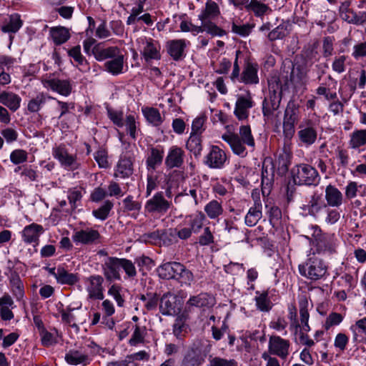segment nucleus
Instances as JSON below:
<instances>
[{"instance_id": "obj_57", "label": "nucleus", "mask_w": 366, "mask_h": 366, "mask_svg": "<svg viewBox=\"0 0 366 366\" xmlns=\"http://www.w3.org/2000/svg\"><path fill=\"white\" fill-rule=\"evenodd\" d=\"M121 269H124L126 274L129 278H134L137 275L134 263L129 259L121 258Z\"/></svg>"}, {"instance_id": "obj_26", "label": "nucleus", "mask_w": 366, "mask_h": 366, "mask_svg": "<svg viewBox=\"0 0 366 366\" xmlns=\"http://www.w3.org/2000/svg\"><path fill=\"white\" fill-rule=\"evenodd\" d=\"M134 172L133 162L131 158L121 157L115 168L114 177L122 179L129 177Z\"/></svg>"}, {"instance_id": "obj_54", "label": "nucleus", "mask_w": 366, "mask_h": 366, "mask_svg": "<svg viewBox=\"0 0 366 366\" xmlns=\"http://www.w3.org/2000/svg\"><path fill=\"white\" fill-rule=\"evenodd\" d=\"M253 27V24H237L233 23L232 25V31L241 36H247L252 32Z\"/></svg>"}, {"instance_id": "obj_34", "label": "nucleus", "mask_w": 366, "mask_h": 366, "mask_svg": "<svg viewBox=\"0 0 366 366\" xmlns=\"http://www.w3.org/2000/svg\"><path fill=\"white\" fill-rule=\"evenodd\" d=\"M164 157V150L161 147H152L150 154L147 159L146 163L147 169L154 170L157 167L162 164Z\"/></svg>"}, {"instance_id": "obj_41", "label": "nucleus", "mask_w": 366, "mask_h": 366, "mask_svg": "<svg viewBox=\"0 0 366 366\" xmlns=\"http://www.w3.org/2000/svg\"><path fill=\"white\" fill-rule=\"evenodd\" d=\"M307 69L303 66H293L290 74V81L295 85H302L307 81Z\"/></svg>"}, {"instance_id": "obj_19", "label": "nucleus", "mask_w": 366, "mask_h": 366, "mask_svg": "<svg viewBox=\"0 0 366 366\" xmlns=\"http://www.w3.org/2000/svg\"><path fill=\"white\" fill-rule=\"evenodd\" d=\"M184 152L177 147L172 146L165 158V165L169 168H180L184 163Z\"/></svg>"}, {"instance_id": "obj_45", "label": "nucleus", "mask_w": 366, "mask_h": 366, "mask_svg": "<svg viewBox=\"0 0 366 366\" xmlns=\"http://www.w3.org/2000/svg\"><path fill=\"white\" fill-rule=\"evenodd\" d=\"M219 10L217 3L212 0L207 1L205 9L198 16L199 19H212L218 16Z\"/></svg>"}, {"instance_id": "obj_42", "label": "nucleus", "mask_w": 366, "mask_h": 366, "mask_svg": "<svg viewBox=\"0 0 366 366\" xmlns=\"http://www.w3.org/2000/svg\"><path fill=\"white\" fill-rule=\"evenodd\" d=\"M56 281L60 284L74 285L79 281L76 274L68 272L64 267L57 268Z\"/></svg>"}, {"instance_id": "obj_23", "label": "nucleus", "mask_w": 366, "mask_h": 366, "mask_svg": "<svg viewBox=\"0 0 366 366\" xmlns=\"http://www.w3.org/2000/svg\"><path fill=\"white\" fill-rule=\"evenodd\" d=\"M44 232V227L38 224L32 223L28 226H26L21 232V237L26 243H37L39 239V237Z\"/></svg>"}, {"instance_id": "obj_11", "label": "nucleus", "mask_w": 366, "mask_h": 366, "mask_svg": "<svg viewBox=\"0 0 366 366\" xmlns=\"http://www.w3.org/2000/svg\"><path fill=\"white\" fill-rule=\"evenodd\" d=\"M52 155L62 167L67 169L75 170L79 168V164L76 161V156L69 154L64 145L61 144L53 148Z\"/></svg>"}, {"instance_id": "obj_21", "label": "nucleus", "mask_w": 366, "mask_h": 366, "mask_svg": "<svg viewBox=\"0 0 366 366\" xmlns=\"http://www.w3.org/2000/svg\"><path fill=\"white\" fill-rule=\"evenodd\" d=\"M315 246L319 252L331 254L336 252L337 239L334 234L325 233Z\"/></svg>"}, {"instance_id": "obj_10", "label": "nucleus", "mask_w": 366, "mask_h": 366, "mask_svg": "<svg viewBox=\"0 0 366 366\" xmlns=\"http://www.w3.org/2000/svg\"><path fill=\"white\" fill-rule=\"evenodd\" d=\"M254 105L251 93L247 91L244 95H238L234 114L239 121L245 120L249 114V109Z\"/></svg>"}, {"instance_id": "obj_49", "label": "nucleus", "mask_w": 366, "mask_h": 366, "mask_svg": "<svg viewBox=\"0 0 366 366\" xmlns=\"http://www.w3.org/2000/svg\"><path fill=\"white\" fill-rule=\"evenodd\" d=\"M202 25V32L206 31L207 34H209L212 36H222L224 35V31L219 27H218L214 23L211 21V19H199Z\"/></svg>"}, {"instance_id": "obj_16", "label": "nucleus", "mask_w": 366, "mask_h": 366, "mask_svg": "<svg viewBox=\"0 0 366 366\" xmlns=\"http://www.w3.org/2000/svg\"><path fill=\"white\" fill-rule=\"evenodd\" d=\"M300 129L298 137L300 141L307 145L314 144L317 135L315 124L311 120H307L300 124Z\"/></svg>"}, {"instance_id": "obj_60", "label": "nucleus", "mask_w": 366, "mask_h": 366, "mask_svg": "<svg viewBox=\"0 0 366 366\" xmlns=\"http://www.w3.org/2000/svg\"><path fill=\"white\" fill-rule=\"evenodd\" d=\"M94 158L101 168H107L109 162L107 160V152L104 149H99L94 154Z\"/></svg>"}, {"instance_id": "obj_40", "label": "nucleus", "mask_w": 366, "mask_h": 366, "mask_svg": "<svg viewBox=\"0 0 366 366\" xmlns=\"http://www.w3.org/2000/svg\"><path fill=\"white\" fill-rule=\"evenodd\" d=\"M187 149L195 157L201 154L202 151V137L199 134H190L186 143Z\"/></svg>"}, {"instance_id": "obj_38", "label": "nucleus", "mask_w": 366, "mask_h": 366, "mask_svg": "<svg viewBox=\"0 0 366 366\" xmlns=\"http://www.w3.org/2000/svg\"><path fill=\"white\" fill-rule=\"evenodd\" d=\"M22 26V21L20 16L17 14H12L9 16L8 21H5L1 27V30L4 33H16Z\"/></svg>"}, {"instance_id": "obj_27", "label": "nucleus", "mask_w": 366, "mask_h": 366, "mask_svg": "<svg viewBox=\"0 0 366 366\" xmlns=\"http://www.w3.org/2000/svg\"><path fill=\"white\" fill-rule=\"evenodd\" d=\"M15 307L11 297L5 294L0 297V317L4 321H10L14 317L11 310Z\"/></svg>"}, {"instance_id": "obj_53", "label": "nucleus", "mask_w": 366, "mask_h": 366, "mask_svg": "<svg viewBox=\"0 0 366 366\" xmlns=\"http://www.w3.org/2000/svg\"><path fill=\"white\" fill-rule=\"evenodd\" d=\"M287 35V26L282 24L272 29L267 34V38L269 41H273L277 39H281Z\"/></svg>"}, {"instance_id": "obj_31", "label": "nucleus", "mask_w": 366, "mask_h": 366, "mask_svg": "<svg viewBox=\"0 0 366 366\" xmlns=\"http://www.w3.org/2000/svg\"><path fill=\"white\" fill-rule=\"evenodd\" d=\"M49 99H56V98L44 92H39L29 101L27 109L32 113L38 112Z\"/></svg>"}, {"instance_id": "obj_24", "label": "nucleus", "mask_w": 366, "mask_h": 366, "mask_svg": "<svg viewBox=\"0 0 366 366\" xmlns=\"http://www.w3.org/2000/svg\"><path fill=\"white\" fill-rule=\"evenodd\" d=\"M186 46L184 39L169 40L166 45L168 54L174 61H179L184 57Z\"/></svg>"}, {"instance_id": "obj_61", "label": "nucleus", "mask_w": 366, "mask_h": 366, "mask_svg": "<svg viewBox=\"0 0 366 366\" xmlns=\"http://www.w3.org/2000/svg\"><path fill=\"white\" fill-rule=\"evenodd\" d=\"M209 366H237V362L233 359H224L220 357H210Z\"/></svg>"}, {"instance_id": "obj_14", "label": "nucleus", "mask_w": 366, "mask_h": 366, "mask_svg": "<svg viewBox=\"0 0 366 366\" xmlns=\"http://www.w3.org/2000/svg\"><path fill=\"white\" fill-rule=\"evenodd\" d=\"M100 238L99 232L92 228L76 230L72 236L74 242L82 244H97L99 242Z\"/></svg>"}, {"instance_id": "obj_43", "label": "nucleus", "mask_w": 366, "mask_h": 366, "mask_svg": "<svg viewBox=\"0 0 366 366\" xmlns=\"http://www.w3.org/2000/svg\"><path fill=\"white\" fill-rule=\"evenodd\" d=\"M255 302L258 310L262 312H269L272 307V303L268 297V292H256Z\"/></svg>"}, {"instance_id": "obj_17", "label": "nucleus", "mask_w": 366, "mask_h": 366, "mask_svg": "<svg viewBox=\"0 0 366 366\" xmlns=\"http://www.w3.org/2000/svg\"><path fill=\"white\" fill-rule=\"evenodd\" d=\"M65 361L71 365H86L89 363V357L86 351L79 347L78 349H71L65 355Z\"/></svg>"}, {"instance_id": "obj_18", "label": "nucleus", "mask_w": 366, "mask_h": 366, "mask_svg": "<svg viewBox=\"0 0 366 366\" xmlns=\"http://www.w3.org/2000/svg\"><path fill=\"white\" fill-rule=\"evenodd\" d=\"M325 208H327V204L322 201V195L316 192L311 195L307 203L302 207L303 211L313 217L317 216Z\"/></svg>"}, {"instance_id": "obj_59", "label": "nucleus", "mask_w": 366, "mask_h": 366, "mask_svg": "<svg viewBox=\"0 0 366 366\" xmlns=\"http://www.w3.org/2000/svg\"><path fill=\"white\" fill-rule=\"evenodd\" d=\"M192 229L190 228H182L179 230H177V229H169V237L173 240L176 238V237H178L181 239H187L189 237H191L192 234Z\"/></svg>"}, {"instance_id": "obj_46", "label": "nucleus", "mask_w": 366, "mask_h": 366, "mask_svg": "<svg viewBox=\"0 0 366 366\" xmlns=\"http://www.w3.org/2000/svg\"><path fill=\"white\" fill-rule=\"evenodd\" d=\"M295 117H294L293 111L286 109L283 121V131L287 137L292 136L295 133Z\"/></svg>"}, {"instance_id": "obj_7", "label": "nucleus", "mask_w": 366, "mask_h": 366, "mask_svg": "<svg viewBox=\"0 0 366 366\" xmlns=\"http://www.w3.org/2000/svg\"><path fill=\"white\" fill-rule=\"evenodd\" d=\"M102 269L107 282L121 280V258L107 257L102 264Z\"/></svg>"}, {"instance_id": "obj_5", "label": "nucleus", "mask_w": 366, "mask_h": 366, "mask_svg": "<svg viewBox=\"0 0 366 366\" xmlns=\"http://www.w3.org/2000/svg\"><path fill=\"white\" fill-rule=\"evenodd\" d=\"M137 44L138 49L145 61L161 59V46L157 41L152 38L142 37L137 39Z\"/></svg>"}, {"instance_id": "obj_28", "label": "nucleus", "mask_w": 366, "mask_h": 366, "mask_svg": "<svg viewBox=\"0 0 366 366\" xmlns=\"http://www.w3.org/2000/svg\"><path fill=\"white\" fill-rule=\"evenodd\" d=\"M262 204L259 198L254 202V205L251 207L244 217V222L248 227H253L257 224L262 216Z\"/></svg>"}, {"instance_id": "obj_50", "label": "nucleus", "mask_w": 366, "mask_h": 366, "mask_svg": "<svg viewBox=\"0 0 366 366\" xmlns=\"http://www.w3.org/2000/svg\"><path fill=\"white\" fill-rule=\"evenodd\" d=\"M113 206L114 204L111 201L107 200L99 209L93 210L92 214L97 219L105 220Z\"/></svg>"}, {"instance_id": "obj_12", "label": "nucleus", "mask_w": 366, "mask_h": 366, "mask_svg": "<svg viewBox=\"0 0 366 366\" xmlns=\"http://www.w3.org/2000/svg\"><path fill=\"white\" fill-rule=\"evenodd\" d=\"M227 162V157L224 150L218 146H212L209 152L205 157L204 163L212 169H222Z\"/></svg>"}, {"instance_id": "obj_33", "label": "nucleus", "mask_w": 366, "mask_h": 366, "mask_svg": "<svg viewBox=\"0 0 366 366\" xmlns=\"http://www.w3.org/2000/svg\"><path fill=\"white\" fill-rule=\"evenodd\" d=\"M21 100V98L17 94L12 92H0V103L13 112L16 111L19 108Z\"/></svg>"}, {"instance_id": "obj_51", "label": "nucleus", "mask_w": 366, "mask_h": 366, "mask_svg": "<svg viewBox=\"0 0 366 366\" xmlns=\"http://www.w3.org/2000/svg\"><path fill=\"white\" fill-rule=\"evenodd\" d=\"M145 335V327H141L139 325H135L134 332L129 341V345L132 346H136L139 343H142L144 340Z\"/></svg>"}, {"instance_id": "obj_13", "label": "nucleus", "mask_w": 366, "mask_h": 366, "mask_svg": "<svg viewBox=\"0 0 366 366\" xmlns=\"http://www.w3.org/2000/svg\"><path fill=\"white\" fill-rule=\"evenodd\" d=\"M179 310L176 295L167 292L162 296L159 300V311L163 315H174Z\"/></svg>"}, {"instance_id": "obj_15", "label": "nucleus", "mask_w": 366, "mask_h": 366, "mask_svg": "<svg viewBox=\"0 0 366 366\" xmlns=\"http://www.w3.org/2000/svg\"><path fill=\"white\" fill-rule=\"evenodd\" d=\"M86 290L89 292V296L92 299L103 300V286L104 278L99 274H94L86 280Z\"/></svg>"}, {"instance_id": "obj_63", "label": "nucleus", "mask_w": 366, "mask_h": 366, "mask_svg": "<svg viewBox=\"0 0 366 366\" xmlns=\"http://www.w3.org/2000/svg\"><path fill=\"white\" fill-rule=\"evenodd\" d=\"M342 316L337 312H332L327 317L324 325L325 329L328 330L330 327L338 325L342 321Z\"/></svg>"}, {"instance_id": "obj_62", "label": "nucleus", "mask_w": 366, "mask_h": 366, "mask_svg": "<svg viewBox=\"0 0 366 366\" xmlns=\"http://www.w3.org/2000/svg\"><path fill=\"white\" fill-rule=\"evenodd\" d=\"M350 330L353 332L354 341H358L357 332H362L366 334V317L357 320L354 325L350 327Z\"/></svg>"}, {"instance_id": "obj_3", "label": "nucleus", "mask_w": 366, "mask_h": 366, "mask_svg": "<svg viewBox=\"0 0 366 366\" xmlns=\"http://www.w3.org/2000/svg\"><path fill=\"white\" fill-rule=\"evenodd\" d=\"M327 267L324 261L315 254L299 265L300 274L313 281L322 278L327 273Z\"/></svg>"}, {"instance_id": "obj_35", "label": "nucleus", "mask_w": 366, "mask_h": 366, "mask_svg": "<svg viewBox=\"0 0 366 366\" xmlns=\"http://www.w3.org/2000/svg\"><path fill=\"white\" fill-rule=\"evenodd\" d=\"M9 281L11 291L17 300H21L24 296V285L16 272L12 271L10 273Z\"/></svg>"}, {"instance_id": "obj_55", "label": "nucleus", "mask_w": 366, "mask_h": 366, "mask_svg": "<svg viewBox=\"0 0 366 366\" xmlns=\"http://www.w3.org/2000/svg\"><path fill=\"white\" fill-rule=\"evenodd\" d=\"M124 125L126 127V129L129 136L133 139L137 138V122L135 117L133 115H128L126 117Z\"/></svg>"}, {"instance_id": "obj_30", "label": "nucleus", "mask_w": 366, "mask_h": 366, "mask_svg": "<svg viewBox=\"0 0 366 366\" xmlns=\"http://www.w3.org/2000/svg\"><path fill=\"white\" fill-rule=\"evenodd\" d=\"M214 298L207 293H201L191 297L187 302L189 307H209L214 305Z\"/></svg>"}, {"instance_id": "obj_25", "label": "nucleus", "mask_w": 366, "mask_h": 366, "mask_svg": "<svg viewBox=\"0 0 366 366\" xmlns=\"http://www.w3.org/2000/svg\"><path fill=\"white\" fill-rule=\"evenodd\" d=\"M325 203L327 206L332 207H340L344 201L342 193L334 185L330 184L325 188Z\"/></svg>"}, {"instance_id": "obj_6", "label": "nucleus", "mask_w": 366, "mask_h": 366, "mask_svg": "<svg viewBox=\"0 0 366 366\" xmlns=\"http://www.w3.org/2000/svg\"><path fill=\"white\" fill-rule=\"evenodd\" d=\"M41 84L44 88L56 92L61 96L68 97L72 92V85L69 79H60L46 76L41 78Z\"/></svg>"}, {"instance_id": "obj_52", "label": "nucleus", "mask_w": 366, "mask_h": 366, "mask_svg": "<svg viewBox=\"0 0 366 366\" xmlns=\"http://www.w3.org/2000/svg\"><path fill=\"white\" fill-rule=\"evenodd\" d=\"M69 56L76 62V66H86V60L81 53L80 46H76L68 51Z\"/></svg>"}, {"instance_id": "obj_36", "label": "nucleus", "mask_w": 366, "mask_h": 366, "mask_svg": "<svg viewBox=\"0 0 366 366\" xmlns=\"http://www.w3.org/2000/svg\"><path fill=\"white\" fill-rule=\"evenodd\" d=\"M123 66L124 56L121 54V51L110 60L106 61L104 64L106 71L112 74L113 75H117L122 73Z\"/></svg>"}, {"instance_id": "obj_48", "label": "nucleus", "mask_w": 366, "mask_h": 366, "mask_svg": "<svg viewBox=\"0 0 366 366\" xmlns=\"http://www.w3.org/2000/svg\"><path fill=\"white\" fill-rule=\"evenodd\" d=\"M245 8L248 11H253L256 16H262L267 11H271L267 5L261 3L258 0H251L249 4L245 5Z\"/></svg>"}, {"instance_id": "obj_39", "label": "nucleus", "mask_w": 366, "mask_h": 366, "mask_svg": "<svg viewBox=\"0 0 366 366\" xmlns=\"http://www.w3.org/2000/svg\"><path fill=\"white\" fill-rule=\"evenodd\" d=\"M366 144V129L354 131L350 134L349 146L353 149L360 148Z\"/></svg>"}, {"instance_id": "obj_32", "label": "nucleus", "mask_w": 366, "mask_h": 366, "mask_svg": "<svg viewBox=\"0 0 366 366\" xmlns=\"http://www.w3.org/2000/svg\"><path fill=\"white\" fill-rule=\"evenodd\" d=\"M239 81L247 84H256L259 82L257 67L252 63H247L242 71Z\"/></svg>"}, {"instance_id": "obj_20", "label": "nucleus", "mask_w": 366, "mask_h": 366, "mask_svg": "<svg viewBox=\"0 0 366 366\" xmlns=\"http://www.w3.org/2000/svg\"><path fill=\"white\" fill-rule=\"evenodd\" d=\"M182 264L179 262H172L162 264L157 268L160 278L164 280L176 279L178 272H182Z\"/></svg>"}, {"instance_id": "obj_47", "label": "nucleus", "mask_w": 366, "mask_h": 366, "mask_svg": "<svg viewBox=\"0 0 366 366\" xmlns=\"http://www.w3.org/2000/svg\"><path fill=\"white\" fill-rule=\"evenodd\" d=\"M204 212L209 218L213 219L222 214L223 208L220 202L217 200H212L205 205Z\"/></svg>"}, {"instance_id": "obj_37", "label": "nucleus", "mask_w": 366, "mask_h": 366, "mask_svg": "<svg viewBox=\"0 0 366 366\" xmlns=\"http://www.w3.org/2000/svg\"><path fill=\"white\" fill-rule=\"evenodd\" d=\"M50 34L53 41L56 45H61L70 38L69 29L64 26H55L50 29Z\"/></svg>"}, {"instance_id": "obj_1", "label": "nucleus", "mask_w": 366, "mask_h": 366, "mask_svg": "<svg viewBox=\"0 0 366 366\" xmlns=\"http://www.w3.org/2000/svg\"><path fill=\"white\" fill-rule=\"evenodd\" d=\"M222 139L229 145L234 154L242 157H245L247 154L245 145L254 147V139L251 128L248 125L241 126L239 134L228 131L222 134Z\"/></svg>"}, {"instance_id": "obj_58", "label": "nucleus", "mask_w": 366, "mask_h": 366, "mask_svg": "<svg viewBox=\"0 0 366 366\" xmlns=\"http://www.w3.org/2000/svg\"><path fill=\"white\" fill-rule=\"evenodd\" d=\"M28 154L23 149H15L10 154V160L14 164H19L26 162Z\"/></svg>"}, {"instance_id": "obj_29", "label": "nucleus", "mask_w": 366, "mask_h": 366, "mask_svg": "<svg viewBox=\"0 0 366 366\" xmlns=\"http://www.w3.org/2000/svg\"><path fill=\"white\" fill-rule=\"evenodd\" d=\"M119 52L120 50L117 46L103 48L100 44H97L92 49V54L99 61H104L107 59H112Z\"/></svg>"}, {"instance_id": "obj_56", "label": "nucleus", "mask_w": 366, "mask_h": 366, "mask_svg": "<svg viewBox=\"0 0 366 366\" xmlns=\"http://www.w3.org/2000/svg\"><path fill=\"white\" fill-rule=\"evenodd\" d=\"M67 197L71 209H74L77 207V202L81 200L82 194L79 189L74 187L68 191Z\"/></svg>"}, {"instance_id": "obj_44", "label": "nucleus", "mask_w": 366, "mask_h": 366, "mask_svg": "<svg viewBox=\"0 0 366 366\" xmlns=\"http://www.w3.org/2000/svg\"><path fill=\"white\" fill-rule=\"evenodd\" d=\"M142 113L147 120L152 125L157 127L162 124V119L157 109L153 107L143 108Z\"/></svg>"}, {"instance_id": "obj_64", "label": "nucleus", "mask_w": 366, "mask_h": 366, "mask_svg": "<svg viewBox=\"0 0 366 366\" xmlns=\"http://www.w3.org/2000/svg\"><path fill=\"white\" fill-rule=\"evenodd\" d=\"M205 219V216L203 213L200 212L195 215L190 221L191 229L193 232L197 233L202 229L203 222Z\"/></svg>"}, {"instance_id": "obj_8", "label": "nucleus", "mask_w": 366, "mask_h": 366, "mask_svg": "<svg viewBox=\"0 0 366 366\" xmlns=\"http://www.w3.org/2000/svg\"><path fill=\"white\" fill-rule=\"evenodd\" d=\"M171 206L172 202L165 199L163 192H158L147 201L144 209L148 213L163 214L169 209Z\"/></svg>"}, {"instance_id": "obj_22", "label": "nucleus", "mask_w": 366, "mask_h": 366, "mask_svg": "<svg viewBox=\"0 0 366 366\" xmlns=\"http://www.w3.org/2000/svg\"><path fill=\"white\" fill-rule=\"evenodd\" d=\"M146 241L156 245H169L172 239L169 237V229H157L144 234Z\"/></svg>"}, {"instance_id": "obj_4", "label": "nucleus", "mask_w": 366, "mask_h": 366, "mask_svg": "<svg viewBox=\"0 0 366 366\" xmlns=\"http://www.w3.org/2000/svg\"><path fill=\"white\" fill-rule=\"evenodd\" d=\"M293 180L296 184L317 186L320 176L317 169L307 164H301L292 169Z\"/></svg>"}, {"instance_id": "obj_2", "label": "nucleus", "mask_w": 366, "mask_h": 366, "mask_svg": "<svg viewBox=\"0 0 366 366\" xmlns=\"http://www.w3.org/2000/svg\"><path fill=\"white\" fill-rule=\"evenodd\" d=\"M282 99L281 85L274 80L269 83V94L262 102V113L265 120H272L277 117V109Z\"/></svg>"}, {"instance_id": "obj_9", "label": "nucleus", "mask_w": 366, "mask_h": 366, "mask_svg": "<svg viewBox=\"0 0 366 366\" xmlns=\"http://www.w3.org/2000/svg\"><path fill=\"white\" fill-rule=\"evenodd\" d=\"M290 343L277 335H272L268 342V353L285 360L289 355Z\"/></svg>"}]
</instances>
